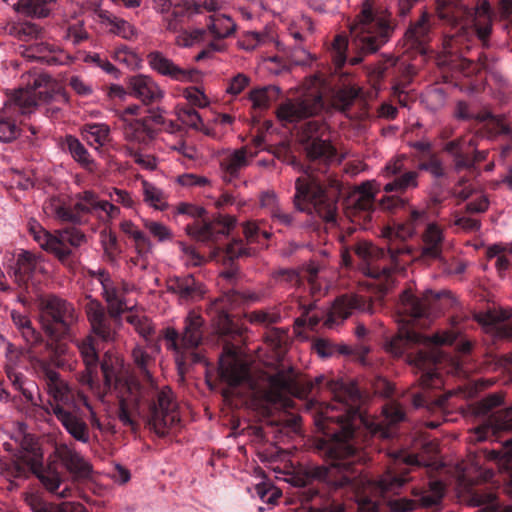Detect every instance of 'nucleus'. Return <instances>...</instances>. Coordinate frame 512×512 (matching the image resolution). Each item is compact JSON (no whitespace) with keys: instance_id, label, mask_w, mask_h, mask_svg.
I'll return each mask as SVG.
<instances>
[{"instance_id":"30","label":"nucleus","mask_w":512,"mask_h":512,"mask_svg":"<svg viewBox=\"0 0 512 512\" xmlns=\"http://www.w3.org/2000/svg\"><path fill=\"white\" fill-rule=\"evenodd\" d=\"M128 89L130 94L139 99L144 105L158 103L165 95L159 84L151 76L144 74L130 77Z\"/></svg>"},{"instance_id":"58","label":"nucleus","mask_w":512,"mask_h":512,"mask_svg":"<svg viewBox=\"0 0 512 512\" xmlns=\"http://www.w3.org/2000/svg\"><path fill=\"white\" fill-rule=\"evenodd\" d=\"M271 92H279V88L275 86H265L254 88L249 92L248 98L252 102V107L258 110H265L269 107L272 96Z\"/></svg>"},{"instance_id":"38","label":"nucleus","mask_w":512,"mask_h":512,"mask_svg":"<svg viewBox=\"0 0 512 512\" xmlns=\"http://www.w3.org/2000/svg\"><path fill=\"white\" fill-rule=\"evenodd\" d=\"M132 358L139 375L145 381L141 384L144 389H160L154 382L151 369L155 366V359L145 347L137 345L132 350Z\"/></svg>"},{"instance_id":"3","label":"nucleus","mask_w":512,"mask_h":512,"mask_svg":"<svg viewBox=\"0 0 512 512\" xmlns=\"http://www.w3.org/2000/svg\"><path fill=\"white\" fill-rule=\"evenodd\" d=\"M100 367L104 377V393H114L118 398L117 416L124 426L135 429L136 422L130 408L142 405L148 408L150 429L160 437L180 422L178 404L170 387L144 389L135 377L127 375L120 358L107 353Z\"/></svg>"},{"instance_id":"9","label":"nucleus","mask_w":512,"mask_h":512,"mask_svg":"<svg viewBox=\"0 0 512 512\" xmlns=\"http://www.w3.org/2000/svg\"><path fill=\"white\" fill-rule=\"evenodd\" d=\"M20 458L29 466L31 472L40 480L47 491L59 498H69L73 489L63 480L56 459L48 458L44 464V453L39 438L25 433L20 440Z\"/></svg>"},{"instance_id":"51","label":"nucleus","mask_w":512,"mask_h":512,"mask_svg":"<svg viewBox=\"0 0 512 512\" xmlns=\"http://www.w3.org/2000/svg\"><path fill=\"white\" fill-rule=\"evenodd\" d=\"M428 219L429 214L426 210L412 209L407 223L400 225L396 233L401 238H411L421 225L429 223Z\"/></svg>"},{"instance_id":"26","label":"nucleus","mask_w":512,"mask_h":512,"mask_svg":"<svg viewBox=\"0 0 512 512\" xmlns=\"http://www.w3.org/2000/svg\"><path fill=\"white\" fill-rule=\"evenodd\" d=\"M445 236L435 222L427 223L421 235L420 258L425 262L442 261Z\"/></svg>"},{"instance_id":"28","label":"nucleus","mask_w":512,"mask_h":512,"mask_svg":"<svg viewBox=\"0 0 512 512\" xmlns=\"http://www.w3.org/2000/svg\"><path fill=\"white\" fill-rule=\"evenodd\" d=\"M167 291L175 295L181 304L195 302L201 299L205 292L202 283L191 274L169 277Z\"/></svg>"},{"instance_id":"60","label":"nucleus","mask_w":512,"mask_h":512,"mask_svg":"<svg viewBox=\"0 0 512 512\" xmlns=\"http://www.w3.org/2000/svg\"><path fill=\"white\" fill-rule=\"evenodd\" d=\"M122 152L126 157L132 158L137 165L145 170L154 171L157 168L158 161L153 155L143 154L140 150L131 145H124Z\"/></svg>"},{"instance_id":"22","label":"nucleus","mask_w":512,"mask_h":512,"mask_svg":"<svg viewBox=\"0 0 512 512\" xmlns=\"http://www.w3.org/2000/svg\"><path fill=\"white\" fill-rule=\"evenodd\" d=\"M147 62L149 67L154 72L176 82H192L194 81L195 76L198 74L196 69L183 68L176 64L163 52L158 50L148 53Z\"/></svg>"},{"instance_id":"7","label":"nucleus","mask_w":512,"mask_h":512,"mask_svg":"<svg viewBox=\"0 0 512 512\" xmlns=\"http://www.w3.org/2000/svg\"><path fill=\"white\" fill-rule=\"evenodd\" d=\"M52 81V77L47 73H29L27 86L19 88L0 110L1 143H11L20 136L21 122L16 118V114L31 115L41 110V102L52 99V94L47 90H39L47 89Z\"/></svg>"},{"instance_id":"49","label":"nucleus","mask_w":512,"mask_h":512,"mask_svg":"<svg viewBox=\"0 0 512 512\" xmlns=\"http://www.w3.org/2000/svg\"><path fill=\"white\" fill-rule=\"evenodd\" d=\"M443 496V483L441 481H432L429 483V488L418 495L417 502L423 508L438 509Z\"/></svg>"},{"instance_id":"53","label":"nucleus","mask_w":512,"mask_h":512,"mask_svg":"<svg viewBox=\"0 0 512 512\" xmlns=\"http://www.w3.org/2000/svg\"><path fill=\"white\" fill-rule=\"evenodd\" d=\"M22 48L21 53L25 58L45 62L50 65L57 63L56 57L51 54V47L44 42H36L29 46H22Z\"/></svg>"},{"instance_id":"31","label":"nucleus","mask_w":512,"mask_h":512,"mask_svg":"<svg viewBox=\"0 0 512 512\" xmlns=\"http://www.w3.org/2000/svg\"><path fill=\"white\" fill-rule=\"evenodd\" d=\"M75 345L85 365V373L81 376V382L92 389L97 380V369L99 364L98 352L95 347V339L92 335H87L82 339H77L75 341Z\"/></svg>"},{"instance_id":"34","label":"nucleus","mask_w":512,"mask_h":512,"mask_svg":"<svg viewBox=\"0 0 512 512\" xmlns=\"http://www.w3.org/2000/svg\"><path fill=\"white\" fill-rule=\"evenodd\" d=\"M376 192L374 181L363 182L349 194L348 206L355 212L364 213L366 218L374 210Z\"/></svg>"},{"instance_id":"45","label":"nucleus","mask_w":512,"mask_h":512,"mask_svg":"<svg viewBox=\"0 0 512 512\" xmlns=\"http://www.w3.org/2000/svg\"><path fill=\"white\" fill-rule=\"evenodd\" d=\"M299 309L301 314L294 320L295 329L308 327L309 329L314 330L325 316V312L317 307L316 302L300 304Z\"/></svg>"},{"instance_id":"56","label":"nucleus","mask_w":512,"mask_h":512,"mask_svg":"<svg viewBox=\"0 0 512 512\" xmlns=\"http://www.w3.org/2000/svg\"><path fill=\"white\" fill-rule=\"evenodd\" d=\"M281 319V311L279 307L276 306L261 310H255L247 314V320L251 324H257L266 327L279 323Z\"/></svg>"},{"instance_id":"32","label":"nucleus","mask_w":512,"mask_h":512,"mask_svg":"<svg viewBox=\"0 0 512 512\" xmlns=\"http://www.w3.org/2000/svg\"><path fill=\"white\" fill-rule=\"evenodd\" d=\"M58 243L54 244L53 255L63 264L69 262L72 248H78L87 241V237L80 229L75 227L55 231Z\"/></svg>"},{"instance_id":"1","label":"nucleus","mask_w":512,"mask_h":512,"mask_svg":"<svg viewBox=\"0 0 512 512\" xmlns=\"http://www.w3.org/2000/svg\"><path fill=\"white\" fill-rule=\"evenodd\" d=\"M268 382L271 390L277 393L275 398L280 397V393L302 397L324 384L333 394L332 401L321 404L313 416L317 430L323 434L315 440V449L321 456L330 459L331 464L308 466L304 476L292 478V484L296 487L293 496L301 504L295 512H324L308 505L321 497L320 483L334 490H349L360 512H377L380 498H385L389 493H399L410 480L409 467L416 466L418 459L405 451L395 452L392 455L393 466L375 481L364 476L362 469L356 465L364 461L362 447L357 440L361 425L371 436L389 438L391 432L381 423L369 420L360 413L361 394L354 383L326 380L323 375L313 380L299 377L291 366L270 375Z\"/></svg>"},{"instance_id":"18","label":"nucleus","mask_w":512,"mask_h":512,"mask_svg":"<svg viewBox=\"0 0 512 512\" xmlns=\"http://www.w3.org/2000/svg\"><path fill=\"white\" fill-rule=\"evenodd\" d=\"M242 231L245 237L243 240H234L228 244L226 253L230 259L251 256L255 253V249L249 247V244H257L260 247H266L272 233L262 229L260 223L254 220L242 223Z\"/></svg>"},{"instance_id":"12","label":"nucleus","mask_w":512,"mask_h":512,"mask_svg":"<svg viewBox=\"0 0 512 512\" xmlns=\"http://www.w3.org/2000/svg\"><path fill=\"white\" fill-rule=\"evenodd\" d=\"M205 209L190 203L182 202L176 207V213L188 215L195 219L186 227L187 233L197 241H217L221 236L227 235L236 226V218L231 215H219L214 222H201Z\"/></svg>"},{"instance_id":"16","label":"nucleus","mask_w":512,"mask_h":512,"mask_svg":"<svg viewBox=\"0 0 512 512\" xmlns=\"http://www.w3.org/2000/svg\"><path fill=\"white\" fill-rule=\"evenodd\" d=\"M406 160L407 156L401 154L385 164L382 175L391 179L383 186L385 193L404 194L419 187L420 172L418 170H408L405 165Z\"/></svg>"},{"instance_id":"19","label":"nucleus","mask_w":512,"mask_h":512,"mask_svg":"<svg viewBox=\"0 0 512 512\" xmlns=\"http://www.w3.org/2000/svg\"><path fill=\"white\" fill-rule=\"evenodd\" d=\"M239 344H225L219 357V376L221 380L231 387L241 384L248 376V368L242 363L238 354Z\"/></svg>"},{"instance_id":"20","label":"nucleus","mask_w":512,"mask_h":512,"mask_svg":"<svg viewBox=\"0 0 512 512\" xmlns=\"http://www.w3.org/2000/svg\"><path fill=\"white\" fill-rule=\"evenodd\" d=\"M371 309L372 303L366 297L357 294H344L335 299L324 324L331 328L354 312H370Z\"/></svg>"},{"instance_id":"43","label":"nucleus","mask_w":512,"mask_h":512,"mask_svg":"<svg viewBox=\"0 0 512 512\" xmlns=\"http://www.w3.org/2000/svg\"><path fill=\"white\" fill-rule=\"evenodd\" d=\"M206 26L208 32L216 39L230 37L237 28L234 20L229 15L222 13L210 15Z\"/></svg>"},{"instance_id":"37","label":"nucleus","mask_w":512,"mask_h":512,"mask_svg":"<svg viewBox=\"0 0 512 512\" xmlns=\"http://www.w3.org/2000/svg\"><path fill=\"white\" fill-rule=\"evenodd\" d=\"M157 128L150 127L143 118L133 119L123 124V135L126 141L147 145L153 140L157 133Z\"/></svg>"},{"instance_id":"14","label":"nucleus","mask_w":512,"mask_h":512,"mask_svg":"<svg viewBox=\"0 0 512 512\" xmlns=\"http://www.w3.org/2000/svg\"><path fill=\"white\" fill-rule=\"evenodd\" d=\"M299 137L308 159L312 163L323 164L319 170L325 172L336 157V149L330 141L327 125L318 120H310L302 126Z\"/></svg>"},{"instance_id":"64","label":"nucleus","mask_w":512,"mask_h":512,"mask_svg":"<svg viewBox=\"0 0 512 512\" xmlns=\"http://www.w3.org/2000/svg\"><path fill=\"white\" fill-rule=\"evenodd\" d=\"M143 227L158 242L170 241L173 238L171 229L161 222L144 219Z\"/></svg>"},{"instance_id":"25","label":"nucleus","mask_w":512,"mask_h":512,"mask_svg":"<svg viewBox=\"0 0 512 512\" xmlns=\"http://www.w3.org/2000/svg\"><path fill=\"white\" fill-rule=\"evenodd\" d=\"M475 145H478L476 138L470 136H460L445 143L443 150L452 158L456 172L473 169Z\"/></svg>"},{"instance_id":"39","label":"nucleus","mask_w":512,"mask_h":512,"mask_svg":"<svg viewBox=\"0 0 512 512\" xmlns=\"http://www.w3.org/2000/svg\"><path fill=\"white\" fill-rule=\"evenodd\" d=\"M431 38L430 15L423 12L421 17L412 23L405 32V39L414 48H423Z\"/></svg>"},{"instance_id":"29","label":"nucleus","mask_w":512,"mask_h":512,"mask_svg":"<svg viewBox=\"0 0 512 512\" xmlns=\"http://www.w3.org/2000/svg\"><path fill=\"white\" fill-rule=\"evenodd\" d=\"M501 431H512V406L496 412L488 421L471 430V439L483 442L492 439Z\"/></svg>"},{"instance_id":"10","label":"nucleus","mask_w":512,"mask_h":512,"mask_svg":"<svg viewBox=\"0 0 512 512\" xmlns=\"http://www.w3.org/2000/svg\"><path fill=\"white\" fill-rule=\"evenodd\" d=\"M204 324L203 317L192 310L184 318L181 334L173 327L164 330L167 349L175 352L178 366L206 364L204 352L200 349L204 337Z\"/></svg>"},{"instance_id":"11","label":"nucleus","mask_w":512,"mask_h":512,"mask_svg":"<svg viewBox=\"0 0 512 512\" xmlns=\"http://www.w3.org/2000/svg\"><path fill=\"white\" fill-rule=\"evenodd\" d=\"M267 295L268 293L263 289H231L225 292L211 301L207 307L212 326L220 336L230 337L233 340L241 338L242 328L233 321L230 311L245 304L261 302Z\"/></svg>"},{"instance_id":"5","label":"nucleus","mask_w":512,"mask_h":512,"mask_svg":"<svg viewBox=\"0 0 512 512\" xmlns=\"http://www.w3.org/2000/svg\"><path fill=\"white\" fill-rule=\"evenodd\" d=\"M397 27L391 12L378 0H363L359 13L350 25V39L337 35L330 54L336 69L346 62L360 64L364 57L376 53L387 44Z\"/></svg>"},{"instance_id":"42","label":"nucleus","mask_w":512,"mask_h":512,"mask_svg":"<svg viewBox=\"0 0 512 512\" xmlns=\"http://www.w3.org/2000/svg\"><path fill=\"white\" fill-rule=\"evenodd\" d=\"M140 183L143 202L148 207L161 212L168 209V194L162 188L143 178Z\"/></svg>"},{"instance_id":"13","label":"nucleus","mask_w":512,"mask_h":512,"mask_svg":"<svg viewBox=\"0 0 512 512\" xmlns=\"http://www.w3.org/2000/svg\"><path fill=\"white\" fill-rule=\"evenodd\" d=\"M40 321L48 336L58 338L77 322L75 307L66 299L48 295L40 302Z\"/></svg>"},{"instance_id":"50","label":"nucleus","mask_w":512,"mask_h":512,"mask_svg":"<svg viewBox=\"0 0 512 512\" xmlns=\"http://www.w3.org/2000/svg\"><path fill=\"white\" fill-rule=\"evenodd\" d=\"M247 150L242 147L236 149L221 160L222 170L231 177H236L239 171L248 166Z\"/></svg>"},{"instance_id":"41","label":"nucleus","mask_w":512,"mask_h":512,"mask_svg":"<svg viewBox=\"0 0 512 512\" xmlns=\"http://www.w3.org/2000/svg\"><path fill=\"white\" fill-rule=\"evenodd\" d=\"M43 211L48 217L59 222L72 223V221H78L75 214H72L71 205L60 196L47 199L43 204Z\"/></svg>"},{"instance_id":"21","label":"nucleus","mask_w":512,"mask_h":512,"mask_svg":"<svg viewBox=\"0 0 512 512\" xmlns=\"http://www.w3.org/2000/svg\"><path fill=\"white\" fill-rule=\"evenodd\" d=\"M322 108V96L315 95L301 100H287L278 107L276 114L281 122L294 123L317 114Z\"/></svg>"},{"instance_id":"62","label":"nucleus","mask_w":512,"mask_h":512,"mask_svg":"<svg viewBox=\"0 0 512 512\" xmlns=\"http://www.w3.org/2000/svg\"><path fill=\"white\" fill-rule=\"evenodd\" d=\"M41 33V28L37 24L28 21L17 23L11 28V34L24 42L37 40Z\"/></svg>"},{"instance_id":"47","label":"nucleus","mask_w":512,"mask_h":512,"mask_svg":"<svg viewBox=\"0 0 512 512\" xmlns=\"http://www.w3.org/2000/svg\"><path fill=\"white\" fill-rule=\"evenodd\" d=\"M102 295L105 299L111 317L119 318L127 309L124 296L112 283L102 287Z\"/></svg>"},{"instance_id":"54","label":"nucleus","mask_w":512,"mask_h":512,"mask_svg":"<svg viewBox=\"0 0 512 512\" xmlns=\"http://www.w3.org/2000/svg\"><path fill=\"white\" fill-rule=\"evenodd\" d=\"M110 129L103 123L85 124L82 134L89 145L103 146L109 138Z\"/></svg>"},{"instance_id":"27","label":"nucleus","mask_w":512,"mask_h":512,"mask_svg":"<svg viewBox=\"0 0 512 512\" xmlns=\"http://www.w3.org/2000/svg\"><path fill=\"white\" fill-rule=\"evenodd\" d=\"M512 316L511 309H493L477 316V321L487 333L495 339L512 340V322L506 323Z\"/></svg>"},{"instance_id":"61","label":"nucleus","mask_w":512,"mask_h":512,"mask_svg":"<svg viewBox=\"0 0 512 512\" xmlns=\"http://www.w3.org/2000/svg\"><path fill=\"white\" fill-rule=\"evenodd\" d=\"M288 57L290 62L297 66L313 67L314 64L318 66L316 55L298 44L290 47Z\"/></svg>"},{"instance_id":"8","label":"nucleus","mask_w":512,"mask_h":512,"mask_svg":"<svg viewBox=\"0 0 512 512\" xmlns=\"http://www.w3.org/2000/svg\"><path fill=\"white\" fill-rule=\"evenodd\" d=\"M409 252L404 245L397 247L389 245L385 249L363 241L355 246V254L361 259L359 270L363 275L378 280L382 291H388L394 286L396 274L404 270L398 257Z\"/></svg>"},{"instance_id":"35","label":"nucleus","mask_w":512,"mask_h":512,"mask_svg":"<svg viewBox=\"0 0 512 512\" xmlns=\"http://www.w3.org/2000/svg\"><path fill=\"white\" fill-rule=\"evenodd\" d=\"M43 257L30 251H21L16 258L14 274L19 282H26L43 273Z\"/></svg>"},{"instance_id":"44","label":"nucleus","mask_w":512,"mask_h":512,"mask_svg":"<svg viewBox=\"0 0 512 512\" xmlns=\"http://www.w3.org/2000/svg\"><path fill=\"white\" fill-rule=\"evenodd\" d=\"M66 149L71 157L85 170L93 172L96 164L94 159L89 154L88 150L79 141L78 138L72 135H67L64 140Z\"/></svg>"},{"instance_id":"55","label":"nucleus","mask_w":512,"mask_h":512,"mask_svg":"<svg viewBox=\"0 0 512 512\" xmlns=\"http://www.w3.org/2000/svg\"><path fill=\"white\" fill-rule=\"evenodd\" d=\"M470 503L478 507L477 512H502L496 494L490 491L474 492Z\"/></svg>"},{"instance_id":"36","label":"nucleus","mask_w":512,"mask_h":512,"mask_svg":"<svg viewBox=\"0 0 512 512\" xmlns=\"http://www.w3.org/2000/svg\"><path fill=\"white\" fill-rule=\"evenodd\" d=\"M24 501L32 512H83L84 510L80 503L72 501H65L61 504L47 503L36 492H25Z\"/></svg>"},{"instance_id":"57","label":"nucleus","mask_w":512,"mask_h":512,"mask_svg":"<svg viewBox=\"0 0 512 512\" xmlns=\"http://www.w3.org/2000/svg\"><path fill=\"white\" fill-rule=\"evenodd\" d=\"M29 232L33 239L38 243L41 249L53 254L54 244L58 243L55 238V232L51 233L43 228L37 221L29 223Z\"/></svg>"},{"instance_id":"23","label":"nucleus","mask_w":512,"mask_h":512,"mask_svg":"<svg viewBox=\"0 0 512 512\" xmlns=\"http://www.w3.org/2000/svg\"><path fill=\"white\" fill-rule=\"evenodd\" d=\"M84 309L92 333L103 341H113L116 334L115 327L112 317L110 314L107 315L104 306L98 300L88 297Z\"/></svg>"},{"instance_id":"46","label":"nucleus","mask_w":512,"mask_h":512,"mask_svg":"<svg viewBox=\"0 0 512 512\" xmlns=\"http://www.w3.org/2000/svg\"><path fill=\"white\" fill-rule=\"evenodd\" d=\"M9 3V0H3ZM55 0H16L13 6L18 12L38 18L47 17Z\"/></svg>"},{"instance_id":"4","label":"nucleus","mask_w":512,"mask_h":512,"mask_svg":"<svg viewBox=\"0 0 512 512\" xmlns=\"http://www.w3.org/2000/svg\"><path fill=\"white\" fill-rule=\"evenodd\" d=\"M439 20L456 31L446 34L438 53V64L451 69L464 70L474 62L468 54L481 42L486 46L492 32V11L487 0L473 4L462 0H438Z\"/></svg>"},{"instance_id":"52","label":"nucleus","mask_w":512,"mask_h":512,"mask_svg":"<svg viewBox=\"0 0 512 512\" xmlns=\"http://www.w3.org/2000/svg\"><path fill=\"white\" fill-rule=\"evenodd\" d=\"M359 89L351 84H344L343 86L336 89L332 96L333 106L340 110L346 111L354 103L358 97Z\"/></svg>"},{"instance_id":"15","label":"nucleus","mask_w":512,"mask_h":512,"mask_svg":"<svg viewBox=\"0 0 512 512\" xmlns=\"http://www.w3.org/2000/svg\"><path fill=\"white\" fill-rule=\"evenodd\" d=\"M152 7L161 15L165 31L170 33L180 31L198 12V6L193 0H179L176 3L171 0H152Z\"/></svg>"},{"instance_id":"59","label":"nucleus","mask_w":512,"mask_h":512,"mask_svg":"<svg viewBox=\"0 0 512 512\" xmlns=\"http://www.w3.org/2000/svg\"><path fill=\"white\" fill-rule=\"evenodd\" d=\"M253 493L263 503L275 505L282 496V492L271 481H262L253 488Z\"/></svg>"},{"instance_id":"2","label":"nucleus","mask_w":512,"mask_h":512,"mask_svg":"<svg viewBox=\"0 0 512 512\" xmlns=\"http://www.w3.org/2000/svg\"><path fill=\"white\" fill-rule=\"evenodd\" d=\"M450 292L441 290L434 292L427 289L421 297L405 290L401 294L398 333L385 342V350L394 357L406 355L410 365L421 371L419 383L423 388L437 387L440 384L436 364L441 359L439 346L451 345L457 336L452 331H442L426 336L415 330L416 326L428 325L435 311L438 301Z\"/></svg>"},{"instance_id":"17","label":"nucleus","mask_w":512,"mask_h":512,"mask_svg":"<svg viewBox=\"0 0 512 512\" xmlns=\"http://www.w3.org/2000/svg\"><path fill=\"white\" fill-rule=\"evenodd\" d=\"M32 367L38 378L45 384L46 391L53 401H49V408H45L47 413H52L53 405L66 404L71 401V389L66 380L60 373L54 369L49 362L43 359H35Z\"/></svg>"},{"instance_id":"63","label":"nucleus","mask_w":512,"mask_h":512,"mask_svg":"<svg viewBox=\"0 0 512 512\" xmlns=\"http://www.w3.org/2000/svg\"><path fill=\"white\" fill-rule=\"evenodd\" d=\"M484 122L486 123L481 131V135L483 137L493 139L499 135L510 134L509 126L504 123L503 118L500 116H494L491 114V116Z\"/></svg>"},{"instance_id":"33","label":"nucleus","mask_w":512,"mask_h":512,"mask_svg":"<svg viewBox=\"0 0 512 512\" xmlns=\"http://www.w3.org/2000/svg\"><path fill=\"white\" fill-rule=\"evenodd\" d=\"M54 455L64 467L76 477L87 478L92 472L89 462L72 445L60 443L55 446Z\"/></svg>"},{"instance_id":"40","label":"nucleus","mask_w":512,"mask_h":512,"mask_svg":"<svg viewBox=\"0 0 512 512\" xmlns=\"http://www.w3.org/2000/svg\"><path fill=\"white\" fill-rule=\"evenodd\" d=\"M6 375L12 388L21 393L26 402L36 405L35 394L38 392V386L35 381L12 367L6 369Z\"/></svg>"},{"instance_id":"48","label":"nucleus","mask_w":512,"mask_h":512,"mask_svg":"<svg viewBox=\"0 0 512 512\" xmlns=\"http://www.w3.org/2000/svg\"><path fill=\"white\" fill-rule=\"evenodd\" d=\"M104 23L109 27V32L125 40L131 41L138 36L137 28L127 20L109 15L104 18Z\"/></svg>"},{"instance_id":"6","label":"nucleus","mask_w":512,"mask_h":512,"mask_svg":"<svg viewBox=\"0 0 512 512\" xmlns=\"http://www.w3.org/2000/svg\"><path fill=\"white\" fill-rule=\"evenodd\" d=\"M311 169V167H307L295 181V195L293 197L295 211L287 212L280 205L269 215L273 223L290 229L303 227V223L298 218V213L307 211L303 202L312 204L315 213L327 224L336 223L337 200L335 196L328 193L321 181L310 172Z\"/></svg>"},{"instance_id":"24","label":"nucleus","mask_w":512,"mask_h":512,"mask_svg":"<svg viewBox=\"0 0 512 512\" xmlns=\"http://www.w3.org/2000/svg\"><path fill=\"white\" fill-rule=\"evenodd\" d=\"M52 414L55 415L65 431L75 441L82 444H88L90 442L89 426L80 413L66 409L61 405H53Z\"/></svg>"}]
</instances>
